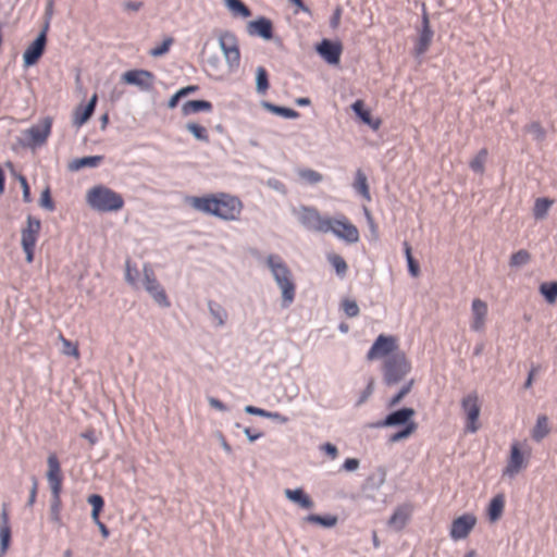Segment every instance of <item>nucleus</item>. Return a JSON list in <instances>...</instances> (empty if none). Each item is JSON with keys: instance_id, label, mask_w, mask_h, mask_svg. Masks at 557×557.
<instances>
[{"instance_id": "28", "label": "nucleus", "mask_w": 557, "mask_h": 557, "mask_svg": "<svg viewBox=\"0 0 557 557\" xmlns=\"http://www.w3.org/2000/svg\"><path fill=\"white\" fill-rule=\"evenodd\" d=\"M224 4L235 17L247 18L251 15L250 9L242 0H224Z\"/></svg>"}, {"instance_id": "8", "label": "nucleus", "mask_w": 557, "mask_h": 557, "mask_svg": "<svg viewBox=\"0 0 557 557\" xmlns=\"http://www.w3.org/2000/svg\"><path fill=\"white\" fill-rule=\"evenodd\" d=\"M299 222L309 231L329 233L330 218H323L313 208L304 207L299 212Z\"/></svg>"}, {"instance_id": "23", "label": "nucleus", "mask_w": 557, "mask_h": 557, "mask_svg": "<svg viewBox=\"0 0 557 557\" xmlns=\"http://www.w3.org/2000/svg\"><path fill=\"white\" fill-rule=\"evenodd\" d=\"M351 109L364 124L369 125L374 131L379 129L381 121L372 119L370 111L364 108L362 100L355 101Z\"/></svg>"}, {"instance_id": "2", "label": "nucleus", "mask_w": 557, "mask_h": 557, "mask_svg": "<svg viewBox=\"0 0 557 557\" xmlns=\"http://www.w3.org/2000/svg\"><path fill=\"white\" fill-rule=\"evenodd\" d=\"M265 264L282 292L281 306L288 308L296 296V284L292 271L278 255H269Z\"/></svg>"}, {"instance_id": "56", "label": "nucleus", "mask_w": 557, "mask_h": 557, "mask_svg": "<svg viewBox=\"0 0 557 557\" xmlns=\"http://www.w3.org/2000/svg\"><path fill=\"white\" fill-rule=\"evenodd\" d=\"M418 425L414 421H410L409 423H407L406 425H404V429L398 431L399 434L401 435V437L405 440V438H408L411 434H413L417 430Z\"/></svg>"}, {"instance_id": "63", "label": "nucleus", "mask_w": 557, "mask_h": 557, "mask_svg": "<svg viewBox=\"0 0 557 557\" xmlns=\"http://www.w3.org/2000/svg\"><path fill=\"white\" fill-rule=\"evenodd\" d=\"M123 7H124V9L126 11L137 12V11H139L144 7V2H141V1H126V2H124Z\"/></svg>"}, {"instance_id": "17", "label": "nucleus", "mask_w": 557, "mask_h": 557, "mask_svg": "<svg viewBox=\"0 0 557 557\" xmlns=\"http://www.w3.org/2000/svg\"><path fill=\"white\" fill-rule=\"evenodd\" d=\"M317 51L329 64H338L342 54V45L323 39L318 46Z\"/></svg>"}, {"instance_id": "48", "label": "nucleus", "mask_w": 557, "mask_h": 557, "mask_svg": "<svg viewBox=\"0 0 557 557\" xmlns=\"http://www.w3.org/2000/svg\"><path fill=\"white\" fill-rule=\"evenodd\" d=\"M341 307L348 318H355L360 312L358 304L352 299H344Z\"/></svg>"}, {"instance_id": "36", "label": "nucleus", "mask_w": 557, "mask_h": 557, "mask_svg": "<svg viewBox=\"0 0 557 557\" xmlns=\"http://www.w3.org/2000/svg\"><path fill=\"white\" fill-rule=\"evenodd\" d=\"M414 384V380L413 379H410L409 381H406L405 384L401 386V388L399 389V392L394 396L392 397L388 403H387V407L388 408H393V407H396L401 400L403 398L410 393L412 386Z\"/></svg>"}, {"instance_id": "10", "label": "nucleus", "mask_w": 557, "mask_h": 557, "mask_svg": "<svg viewBox=\"0 0 557 557\" xmlns=\"http://www.w3.org/2000/svg\"><path fill=\"white\" fill-rule=\"evenodd\" d=\"M122 81L138 87L141 91L148 92L153 89L156 76L147 70H131L122 75Z\"/></svg>"}, {"instance_id": "6", "label": "nucleus", "mask_w": 557, "mask_h": 557, "mask_svg": "<svg viewBox=\"0 0 557 557\" xmlns=\"http://www.w3.org/2000/svg\"><path fill=\"white\" fill-rule=\"evenodd\" d=\"M219 46L223 52L230 72L237 71L240 64V51L235 34L230 30L220 32Z\"/></svg>"}, {"instance_id": "26", "label": "nucleus", "mask_w": 557, "mask_h": 557, "mask_svg": "<svg viewBox=\"0 0 557 557\" xmlns=\"http://www.w3.org/2000/svg\"><path fill=\"white\" fill-rule=\"evenodd\" d=\"M505 506V499L502 494L496 495L493 497L488 505L487 509V516L491 522H496L500 519Z\"/></svg>"}, {"instance_id": "33", "label": "nucleus", "mask_w": 557, "mask_h": 557, "mask_svg": "<svg viewBox=\"0 0 557 557\" xmlns=\"http://www.w3.org/2000/svg\"><path fill=\"white\" fill-rule=\"evenodd\" d=\"M354 188L367 200H370L368 180L366 174L361 170H357L356 172Z\"/></svg>"}, {"instance_id": "35", "label": "nucleus", "mask_w": 557, "mask_h": 557, "mask_svg": "<svg viewBox=\"0 0 557 557\" xmlns=\"http://www.w3.org/2000/svg\"><path fill=\"white\" fill-rule=\"evenodd\" d=\"M549 432L548 429V419L546 416H539L536 420V424L533 429V438L535 441H541L544 438Z\"/></svg>"}, {"instance_id": "30", "label": "nucleus", "mask_w": 557, "mask_h": 557, "mask_svg": "<svg viewBox=\"0 0 557 557\" xmlns=\"http://www.w3.org/2000/svg\"><path fill=\"white\" fill-rule=\"evenodd\" d=\"M409 510L406 507L397 508L388 520V525L396 531L401 530L408 520Z\"/></svg>"}, {"instance_id": "42", "label": "nucleus", "mask_w": 557, "mask_h": 557, "mask_svg": "<svg viewBox=\"0 0 557 557\" xmlns=\"http://www.w3.org/2000/svg\"><path fill=\"white\" fill-rule=\"evenodd\" d=\"M404 249H405V255H406V259H407V263H408V270H409V273L413 276V277H417L419 276L420 274V268H419V264L418 262L413 259L412 255H411V247L410 245L405 242L404 243Z\"/></svg>"}, {"instance_id": "59", "label": "nucleus", "mask_w": 557, "mask_h": 557, "mask_svg": "<svg viewBox=\"0 0 557 557\" xmlns=\"http://www.w3.org/2000/svg\"><path fill=\"white\" fill-rule=\"evenodd\" d=\"M321 449L325 451L332 459H335L338 455V449L335 445L331 443H325L321 446Z\"/></svg>"}, {"instance_id": "20", "label": "nucleus", "mask_w": 557, "mask_h": 557, "mask_svg": "<svg viewBox=\"0 0 557 557\" xmlns=\"http://www.w3.org/2000/svg\"><path fill=\"white\" fill-rule=\"evenodd\" d=\"M432 38H433V30L431 29V26H430L429 15H428L425 9H423L422 29L419 35L417 45L414 47V51L418 55L426 52V50L429 49V47L431 45Z\"/></svg>"}, {"instance_id": "43", "label": "nucleus", "mask_w": 557, "mask_h": 557, "mask_svg": "<svg viewBox=\"0 0 557 557\" xmlns=\"http://www.w3.org/2000/svg\"><path fill=\"white\" fill-rule=\"evenodd\" d=\"M59 339L62 344L61 352L65 356L79 357L77 344L66 339L62 334H59Z\"/></svg>"}, {"instance_id": "44", "label": "nucleus", "mask_w": 557, "mask_h": 557, "mask_svg": "<svg viewBox=\"0 0 557 557\" xmlns=\"http://www.w3.org/2000/svg\"><path fill=\"white\" fill-rule=\"evenodd\" d=\"M87 502L91 505L92 507V510H91V519L92 520H98V517H99V513L100 511L102 510L103 508V505H104V500L102 498V496L98 495V494H91Z\"/></svg>"}, {"instance_id": "4", "label": "nucleus", "mask_w": 557, "mask_h": 557, "mask_svg": "<svg viewBox=\"0 0 557 557\" xmlns=\"http://www.w3.org/2000/svg\"><path fill=\"white\" fill-rule=\"evenodd\" d=\"M86 200L90 208L100 212L117 211L124 206L120 194L102 185L89 189Z\"/></svg>"}, {"instance_id": "58", "label": "nucleus", "mask_w": 557, "mask_h": 557, "mask_svg": "<svg viewBox=\"0 0 557 557\" xmlns=\"http://www.w3.org/2000/svg\"><path fill=\"white\" fill-rule=\"evenodd\" d=\"M245 412L248 414L258 416V417H262V418H265L267 413H268L267 410L251 406V405H248L245 407Z\"/></svg>"}, {"instance_id": "1", "label": "nucleus", "mask_w": 557, "mask_h": 557, "mask_svg": "<svg viewBox=\"0 0 557 557\" xmlns=\"http://www.w3.org/2000/svg\"><path fill=\"white\" fill-rule=\"evenodd\" d=\"M189 203L195 210L214 215L224 221L237 220L243 209L239 198L226 193L190 197Z\"/></svg>"}, {"instance_id": "21", "label": "nucleus", "mask_w": 557, "mask_h": 557, "mask_svg": "<svg viewBox=\"0 0 557 557\" xmlns=\"http://www.w3.org/2000/svg\"><path fill=\"white\" fill-rule=\"evenodd\" d=\"M472 324L471 327L473 331L480 332L484 329L485 320L487 315V305L485 301L476 298L472 301Z\"/></svg>"}, {"instance_id": "13", "label": "nucleus", "mask_w": 557, "mask_h": 557, "mask_svg": "<svg viewBox=\"0 0 557 557\" xmlns=\"http://www.w3.org/2000/svg\"><path fill=\"white\" fill-rule=\"evenodd\" d=\"M52 126V119L47 116L39 124L25 131L24 135L28 146H41L46 143Z\"/></svg>"}, {"instance_id": "45", "label": "nucleus", "mask_w": 557, "mask_h": 557, "mask_svg": "<svg viewBox=\"0 0 557 557\" xmlns=\"http://www.w3.org/2000/svg\"><path fill=\"white\" fill-rule=\"evenodd\" d=\"M298 175L300 178L312 185L318 184L323 180L322 174L311 169L299 170Z\"/></svg>"}, {"instance_id": "57", "label": "nucleus", "mask_w": 557, "mask_h": 557, "mask_svg": "<svg viewBox=\"0 0 557 557\" xmlns=\"http://www.w3.org/2000/svg\"><path fill=\"white\" fill-rule=\"evenodd\" d=\"M341 17H342V8L339 5H337L333 12L331 20H330V25L332 28H337L339 26Z\"/></svg>"}, {"instance_id": "25", "label": "nucleus", "mask_w": 557, "mask_h": 557, "mask_svg": "<svg viewBox=\"0 0 557 557\" xmlns=\"http://www.w3.org/2000/svg\"><path fill=\"white\" fill-rule=\"evenodd\" d=\"M96 103L97 95L95 94L84 108H77L73 120L74 125L82 126L83 124H85L91 117L96 108Z\"/></svg>"}, {"instance_id": "11", "label": "nucleus", "mask_w": 557, "mask_h": 557, "mask_svg": "<svg viewBox=\"0 0 557 557\" xmlns=\"http://www.w3.org/2000/svg\"><path fill=\"white\" fill-rule=\"evenodd\" d=\"M330 232H332L336 237L351 244L359 240L358 228L344 215L339 219H330Z\"/></svg>"}, {"instance_id": "50", "label": "nucleus", "mask_w": 557, "mask_h": 557, "mask_svg": "<svg viewBox=\"0 0 557 557\" xmlns=\"http://www.w3.org/2000/svg\"><path fill=\"white\" fill-rule=\"evenodd\" d=\"M11 542V528H0V548L2 552L9 549Z\"/></svg>"}, {"instance_id": "31", "label": "nucleus", "mask_w": 557, "mask_h": 557, "mask_svg": "<svg viewBox=\"0 0 557 557\" xmlns=\"http://www.w3.org/2000/svg\"><path fill=\"white\" fill-rule=\"evenodd\" d=\"M261 106L265 110H268L276 115H281L285 119H297L299 116V113L296 110L290 109V108L280 107L274 103L268 102V101H262Z\"/></svg>"}, {"instance_id": "41", "label": "nucleus", "mask_w": 557, "mask_h": 557, "mask_svg": "<svg viewBox=\"0 0 557 557\" xmlns=\"http://www.w3.org/2000/svg\"><path fill=\"white\" fill-rule=\"evenodd\" d=\"M186 128L188 132H190L194 137L200 141L208 143L209 141V135L207 129L194 122H189L186 124Z\"/></svg>"}, {"instance_id": "9", "label": "nucleus", "mask_w": 557, "mask_h": 557, "mask_svg": "<svg viewBox=\"0 0 557 557\" xmlns=\"http://www.w3.org/2000/svg\"><path fill=\"white\" fill-rule=\"evenodd\" d=\"M143 272L145 289L158 305L164 308L170 307V301L166 297L165 290L157 281L153 270L150 268V265L145 264Z\"/></svg>"}, {"instance_id": "49", "label": "nucleus", "mask_w": 557, "mask_h": 557, "mask_svg": "<svg viewBox=\"0 0 557 557\" xmlns=\"http://www.w3.org/2000/svg\"><path fill=\"white\" fill-rule=\"evenodd\" d=\"M39 206L48 211H53L54 210V202L51 198V194H50V188L49 187H46L41 195H40V199H39Z\"/></svg>"}, {"instance_id": "22", "label": "nucleus", "mask_w": 557, "mask_h": 557, "mask_svg": "<svg viewBox=\"0 0 557 557\" xmlns=\"http://www.w3.org/2000/svg\"><path fill=\"white\" fill-rule=\"evenodd\" d=\"M523 461V455L518 444H513L511 446L509 461L504 470V475L515 476L522 469Z\"/></svg>"}, {"instance_id": "37", "label": "nucleus", "mask_w": 557, "mask_h": 557, "mask_svg": "<svg viewBox=\"0 0 557 557\" xmlns=\"http://www.w3.org/2000/svg\"><path fill=\"white\" fill-rule=\"evenodd\" d=\"M307 521L309 522H312V523H317V524H320L324 528H332L334 527L336 523H337V517L336 516H331V515H327V516H319V515H309L307 518H306Z\"/></svg>"}, {"instance_id": "34", "label": "nucleus", "mask_w": 557, "mask_h": 557, "mask_svg": "<svg viewBox=\"0 0 557 557\" xmlns=\"http://www.w3.org/2000/svg\"><path fill=\"white\" fill-rule=\"evenodd\" d=\"M208 308H209V312H210L211 317L214 320H216V325L223 326L225 324V320L227 318V313H226L225 309L221 305H219L212 300L208 301Z\"/></svg>"}, {"instance_id": "60", "label": "nucleus", "mask_w": 557, "mask_h": 557, "mask_svg": "<svg viewBox=\"0 0 557 557\" xmlns=\"http://www.w3.org/2000/svg\"><path fill=\"white\" fill-rule=\"evenodd\" d=\"M265 418L274 420V421H277L281 424H285L289 420L286 416H283V414H281L280 412H276V411H268Z\"/></svg>"}, {"instance_id": "19", "label": "nucleus", "mask_w": 557, "mask_h": 557, "mask_svg": "<svg viewBox=\"0 0 557 557\" xmlns=\"http://www.w3.org/2000/svg\"><path fill=\"white\" fill-rule=\"evenodd\" d=\"M40 228V220L28 215L26 220V226L22 230V247H35Z\"/></svg>"}, {"instance_id": "40", "label": "nucleus", "mask_w": 557, "mask_h": 557, "mask_svg": "<svg viewBox=\"0 0 557 557\" xmlns=\"http://www.w3.org/2000/svg\"><path fill=\"white\" fill-rule=\"evenodd\" d=\"M554 203V200H549L547 198H539L535 201L533 213L536 219H543L549 207Z\"/></svg>"}, {"instance_id": "12", "label": "nucleus", "mask_w": 557, "mask_h": 557, "mask_svg": "<svg viewBox=\"0 0 557 557\" xmlns=\"http://www.w3.org/2000/svg\"><path fill=\"white\" fill-rule=\"evenodd\" d=\"M397 341L394 336L379 335L372 347L367 354L368 360H374L382 357H388L397 352Z\"/></svg>"}, {"instance_id": "14", "label": "nucleus", "mask_w": 557, "mask_h": 557, "mask_svg": "<svg viewBox=\"0 0 557 557\" xmlns=\"http://www.w3.org/2000/svg\"><path fill=\"white\" fill-rule=\"evenodd\" d=\"M48 29V24L44 27V29L38 34L36 39L27 47L23 54L24 65L32 66L38 62L40 57L45 51V47L47 44L46 32Z\"/></svg>"}, {"instance_id": "61", "label": "nucleus", "mask_w": 557, "mask_h": 557, "mask_svg": "<svg viewBox=\"0 0 557 557\" xmlns=\"http://www.w3.org/2000/svg\"><path fill=\"white\" fill-rule=\"evenodd\" d=\"M136 275H137V270H134V273H133V270L131 269V264L127 261L126 270H125V280L127 281V283H129L131 285H135V283H136L135 276Z\"/></svg>"}, {"instance_id": "15", "label": "nucleus", "mask_w": 557, "mask_h": 557, "mask_svg": "<svg viewBox=\"0 0 557 557\" xmlns=\"http://www.w3.org/2000/svg\"><path fill=\"white\" fill-rule=\"evenodd\" d=\"M416 414V410L412 408H401L396 411L391 412L386 416L384 420L372 423L371 428H388V426H399L406 425L410 421H413L412 418Z\"/></svg>"}, {"instance_id": "32", "label": "nucleus", "mask_w": 557, "mask_h": 557, "mask_svg": "<svg viewBox=\"0 0 557 557\" xmlns=\"http://www.w3.org/2000/svg\"><path fill=\"white\" fill-rule=\"evenodd\" d=\"M270 87L268 72L263 66L256 69V90L259 95H264Z\"/></svg>"}, {"instance_id": "27", "label": "nucleus", "mask_w": 557, "mask_h": 557, "mask_svg": "<svg viewBox=\"0 0 557 557\" xmlns=\"http://www.w3.org/2000/svg\"><path fill=\"white\" fill-rule=\"evenodd\" d=\"M212 104L207 100H188L182 107L184 115L194 114L200 111H211Z\"/></svg>"}, {"instance_id": "54", "label": "nucleus", "mask_w": 557, "mask_h": 557, "mask_svg": "<svg viewBox=\"0 0 557 557\" xmlns=\"http://www.w3.org/2000/svg\"><path fill=\"white\" fill-rule=\"evenodd\" d=\"M267 185H268L270 188H272L273 190H276V191H278V193H281V194H283V195H285V194H286V187H285V185H284L281 181L276 180V178H269V180L267 181Z\"/></svg>"}, {"instance_id": "47", "label": "nucleus", "mask_w": 557, "mask_h": 557, "mask_svg": "<svg viewBox=\"0 0 557 557\" xmlns=\"http://www.w3.org/2000/svg\"><path fill=\"white\" fill-rule=\"evenodd\" d=\"M486 158L487 150L483 148L479 151L476 157L470 162V168L476 173H482L484 170V163L486 161Z\"/></svg>"}, {"instance_id": "39", "label": "nucleus", "mask_w": 557, "mask_h": 557, "mask_svg": "<svg viewBox=\"0 0 557 557\" xmlns=\"http://www.w3.org/2000/svg\"><path fill=\"white\" fill-rule=\"evenodd\" d=\"M540 292L549 304H554L557 300V282L543 283Z\"/></svg>"}, {"instance_id": "46", "label": "nucleus", "mask_w": 557, "mask_h": 557, "mask_svg": "<svg viewBox=\"0 0 557 557\" xmlns=\"http://www.w3.org/2000/svg\"><path fill=\"white\" fill-rule=\"evenodd\" d=\"M330 263L334 267L339 276H344L347 272V263L339 255L329 256Z\"/></svg>"}, {"instance_id": "64", "label": "nucleus", "mask_w": 557, "mask_h": 557, "mask_svg": "<svg viewBox=\"0 0 557 557\" xmlns=\"http://www.w3.org/2000/svg\"><path fill=\"white\" fill-rule=\"evenodd\" d=\"M81 436L87 440L90 445H95L98 442L96 433L92 429L86 430L81 434Z\"/></svg>"}, {"instance_id": "7", "label": "nucleus", "mask_w": 557, "mask_h": 557, "mask_svg": "<svg viewBox=\"0 0 557 557\" xmlns=\"http://www.w3.org/2000/svg\"><path fill=\"white\" fill-rule=\"evenodd\" d=\"M461 408L466 416V431L475 433L480 429L479 417L481 406L476 392H472L465 396L461 400Z\"/></svg>"}, {"instance_id": "5", "label": "nucleus", "mask_w": 557, "mask_h": 557, "mask_svg": "<svg viewBox=\"0 0 557 557\" xmlns=\"http://www.w3.org/2000/svg\"><path fill=\"white\" fill-rule=\"evenodd\" d=\"M410 371L411 363L405 352L392 354L383 363V382L387 386H395L403 382Z\"/></svg>"}, {"instance_id": "38", "label": "nucleus", "mask_w": 557, "mask_h": 557, "mask_svg": "<svg viewBox=\"0 0 557 557\" xmlns=\"http://www.w3.org/2000/svg\"><path fill=\"white\" fill-rule=\"evenodd\" d=\"M531 260V255L525 249H520L515 252L509 261V265L511 268H521L528 264Z\"/></svg>"}, {"instance_id": "3", "label": "nucleus", "mask_w": 557, "mask_h": 557, "mask_svg": "<svg viewBox=\"0 0 557 557\" xmlns=\"http://www.w3.org/2000/svg\"><path fill=\"white\" fill-rule=\"evenodd\" d=\"M48 471L47 480L51 490L50 500V520L58 525H62L61 521V490H62V474L60 462L54 454L49 455L47 459Z\"/></svg>"}, {"instance_id": "53", "label": "nucleus", "mask_w": 557, "mask_h": 557, "mask_svg": "<svg viewBox=\"0 0 557 557\" xmlns=\"http://www.w3.org/2000/svg\"><path fill=\"white\" fill-rule=\"evenodd\" d=\"M18 181H20L22 189H23V200H24V202L29 203L32 201V197H30V188L27 183V180L23 175H20Z\"/></svg>"}, {"instance_id": "51", "label": "nucleus", "mask_w": 557, "mask_h": 557, "mask_svg": "<svg viewBox=\"0 0 557 557\" xmlns=\"http://www.w3.org/2000/svg\"><path fill=\"white\" fill-rule=\"evenodd\" d=\"M172 42H173L172 38H170V37L166 38L160 46L150 50V52H149L150 55L151 57H161V55L165 54L169 51Z\"/></svg>"}, {"instance_id": "55", "label": "nucleus", "mask_w": 557, "mask_h": 557, "mask_svg": "<svg viewBox=\"0 0 557 557\" xmlns=\"http://www.w3.org/2000/svg\"><path fill=\"white\" fill-rule=\"evenodd\" d=\"M32 488L29 491V497H28V500H27V506L32 507L35 502H36V496H37V488H38V481L36 479V476H32Z\"/></svg>"}, {"instance_id": "24", "label": "nucleus", "mask_w": 557, "mask_h": 557, "mask_svg": "<svg viewBox=\"0 0 557 557\" xmlns=\"http://www.w3.org/2000/svg\"><path fill=\"white\" fill-rule=\"evenodd\" d=\"M284 494L287 499L299 505L301 508L311 509L313 507L312 499L300 487L295 490L286 488Z\"/></svg>"}, {"instance_id": "16", "label": "nucleus", "mask_w": 557, "mask_h": 557, "mask_svg": "<svg viewBox=\"0 0 557 557\" xmlns=\"http://www.w3.org/2000/svg\"><path fill=\"white\" fill-rule=\"evenodd\" d=\"M476 523V518L471 513H465L456 518L450 528V537L455 541L466 539Z\"/></svg>"}, {"instance_id": "29", "label": "nucleus", "mask_w": 557, "mask_h": 557, "mask_svg": "<svg viewBox=\"0 0 557 557\" xmlns=\"http://www.w3.org/2000/svg\"><path fill=\"white\" fill-rule=\"evenodd\" d=\"M103 157L102 156H89V157H83L73 160L69 164V169L71 171H78L83 168H96L101 161Z\"/></svg>"}, {"instance_id": "52", "label": "nucleus", "mask_w": 557, "mask_h": 557, "mask_svg": "<svg viewBox=\"0 0 557 557\" xmlns=\"http://www.w3.org/2000/svg\"><path fill=\"white\" fill-rule=\"evenodd\" d=\"M373 391H374V379H370L367 387L360 394V397L357 400L356 405L361 406L362 404H364L369 399V397L372 395Z\"/></svg>"}, {"instance_id": "62", "label": "nucleus", "mask_w": 557, "mask_h": 557, "mask_svg": "<svg viewBox=\"0 0 557 557\" xmlns=\"http://www.w3.org/2000/svg\"><path fill=\"white\" fill-rule=\"evenodd\" d=\"M359 468V460L356 458H348L343 465V469L346 471H355Z\"/></svg>"}, {"instance_id": "18", "label": "nucleus", "mask_w": 557, "mask_h": 557, "mask_svg": "<svg viewBox=\"0 0 557 557\" xmlns=\"http://www.w3.org/2000/svg\"><path fill=\"white\" fill-rule=\"evenodd\" d=\"M247 33L250 36H259L264 40H270L273 37V24L267 17H258L247 24Z\"/></svg>"}]
</instances>
